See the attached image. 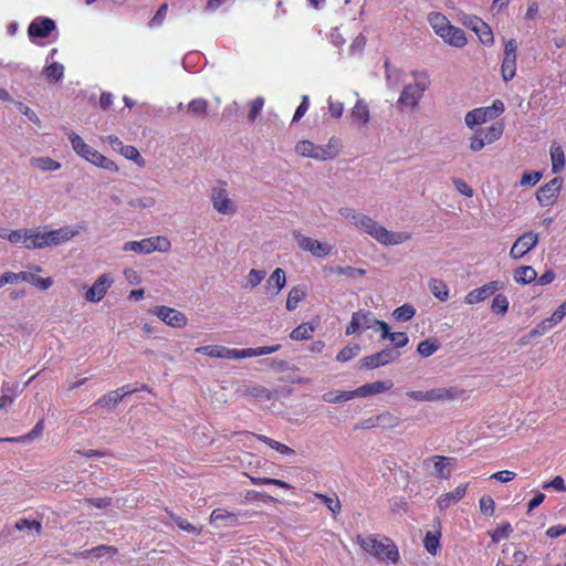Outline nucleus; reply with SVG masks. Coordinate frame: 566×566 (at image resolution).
<instances>
[{"mask_svg": "<svg viewBox=\"0 0 566 566\" xmlns=\"http://www.w3.org/2000/svg\"><path fill=\"white\" fill-rule=\"evenodd\" d=\"M43 428H44V420L41 419L35 423V426L29 433H27L24 436H20V437L0 438V442H25L28 440H32L35 437L40 436L43 431Z\"/></svg>", "mask_w": 566, "mask_h": 566, "instance_id": "obj_34", "label": "nucleus"}, {"mask_svg": "<svg viewBox=\"0 0 566 566\" xmlns=\"http://www.w3.org/2000/svg\"><path fill=\"white\" fill-rule=\"evenodd\" d=\"M21 392L22 389L19 388V384L4 382L1 387L0 409L12 403L14 398H17Z\"/></svg>", "mask_w": 566, "mask_h": 566, "instance_id": "obj_27", "label": "nucleus"}, {"mask_svg": "<svg viewBox=\"0 0 566 566\" xmlns=\"http://www.w3.org/2000/svg\"><path fill=\"white\" fill-rule=\"evenodd\" d=\"M452 182L455 189L463 196L471 198L473 197V189L468 185V182L461 178H453Z\"/></svg>", "mask_w": 566, "mask_h": 566, "instance_id": "obj_63", "label": "nucleus"}, {"mask_svg": "<svg viewBox=\"0 0 566 566\" xmlns=\"http://www.w3.org/2000/svg\"><path fill=\"white\" fill-rule=\"evenodd\" d=\"M155 314L159 319H161L164 323H166L168 326L174 328H181L185 327L188 323L187 316L172 307L168 306H157L155 308Z\"/></svg>", "mask_w": 566, "mask_h": 566, "instance_id": "obj_14", "label": "nucleus"}, {"mask_svg": "<svg viewBox=\"0 0 566 566\" xmlns=\"http://www.w3.org/2000/svg\"><path fill=\"white\" fill-rule=\"evenodd\" d=\"M440 38L451 46L463 48L468 43L465 32L455 25L447 28L444 32L440 34Z\"/></svg>", "mask_w": 566, "mask_h": 566, "instance_id": "obj_23", "label": "nucleus"}, {"mask_svg": "<svg viewBox=\"0 0 566 566\" xmlns=\"http://www.w3.org/2000/svg\"><path fill=\"white\" fill-rule=\"evenodd\" d=\"M427 461H433V467L438 473V476L440 479H449L450 478V471L446 469L447 464H452V462L454 461V459L452 458H447V457H443V455H433L429 459H427Z\"/></svg>", "mask_w": 566, "mask_h": 566, "instance_id": "obj_33", "label": "nucleus"}, {"mask_svg": "<svg viewBox=\"0 0 566 566\" xmlns=\"http://www.w3.org/2000/svg\"><path fill=\"white\" fill-rule=\"evenodd\" d=\"M502 286L503 284L500 281H491L480 287L470 291L465 295L464 302L468 305H474L480 302H483L490 296H492L496 291L502 289Z\"/></svg>", "mask_w": 566, "mask_h": 566, "instance_id": "obj_15", "label": "nucleus"}, {"mask_svg": "<svg viewBox=\"0 0 566 566\" xmlns=\"http://www.w3.org/2000/svg\"><path fill=\"white\" fill-rule=\"evenodd\" d=\"M264 106V98L259 96L255 97L250 105L248 118L250 122H254Z\"/></svg>", "mask_w": 566, "mask_h": 566, "instance_id": "obj_57", "label": "nucleus"}, {"mask_svg": "<svg viewBox=\"0 0 566 566\" xmlns=\"http://www.w3.org/2000/svg\"><path fill=\"white\" fill-rule=\"evenodd\" d=\"M124 251H133L136 253H151L149 238L140 241H128L124 244Z\"/></svg>", "mask_w": 566, "mask_h": 566, "instance_id": "obj_42", "label": "nucleus"}, {"mask_svg": "<svg viewBox=\"0 0 566 566\" xmlns=\"http://www.w3.org/2000/svg\"><path fill=\"white\" fill-rule=\"evenodd\" d=\"M504 132V125L502 123H495L486 128L484 133V140L488 144H492L501 138Z\"/></svg>", "mask_w": 566, "mask_h": 566, "instance_id": "obj_52", "label": "nucleus"}, {"mask_svg": "<svg viewBox=\"0 0 566 566\" xmlns=\"http://www.w3.org/2000/svg\"><path fill=\"white\" fill-rule=\"evenodd\" d=\"M113 280L109 274H102L86 291L85 298L88 302L97 303L104 298L108 289L112 286Z\"/></svg>", "mask_w": 566, "mask_h": 566, "instance_id": "obj_16", "label": "nucleus"}, {"mask_svg": "<svg viewBox=\"0 0 566 566\" xmlns=\"http://www.w3.org/2000/svg\"><path fill=\"white\" fill-rule=\"evenodd\" d=\"M46 228L27 229L25 249L40 250L49 247L63 244L78 234L77 229L71 227H61L55 230L46 231Z\"/></svg>", "mask_w": 566, "mask_h": 566, "instance_id": "obj_1", "label": "nucleus"}, {"mask_svg": "<svg viewBox=\"0 0 566 566\" xmlns=\"http://www.w3.org/2000/svg\"><path fill=\"white\" fill-rule=\"evenodd\" d=\"M552 171L557 174L565 167V154L560 145L553 143L551 146Z\"/></svg>", "mask_w": 566, "mask_h": 566, "instance_id": "obj_29", "label": "nucleus"}, {"mask_svg": "<svg viewBox=\"0 0 566 566\" xmlns=\"http://www.w3.org/2000/svg\"><path fill=\"white\" fill-rule=\"evenodd\" d=\"M415 314H416L415 307L409 304H403V305L397 307L392 313L395 319L398 322H407V321L411 319L415 316Z\"/></svg>", "mask_w": 566, "mask_h": 566, "instance_id": "obj_49", "label": "nucleus"}, {"mask_svg": "<svg viewBox=\"0 0 566 566\" xmlns=\"http://www.w3.org/2000/svg\"><path fill=\"white\" fill-rule=\"evenodd\" d=\"M439 348L437 339H424L418 344L417 350L422 357L433 355Z\"/></svg>", "mask_w": 566, "mask_h": 566, "instance_id": "obj_51", "label": "nucleus"}, {"mask_svg": "<svg viewBox=\"0 0 566 566\" xmlns=\"http://www.w3.org/2000/svg\"><path fill=\"white\" fill-rule=\"evenodd\" d=\"M170 517L175 521V523L177 524V526L180 530L186 531L188 533H195V534H199L200 533V530L197 528L191 523H189L187 520H185V518H182L180 516H176L174 514H170Z\"/></svg>", "mask_w": 566, "mask_h": 566, "instance_id": "obj_60", "label": "nucleus"}, {"mask_svg": "<svg viewBox=\"0 0 566 566\" xmlns=\"http://www.w3.org/2000/svg\"><path fill=\"white\" fill-rule=\"evenodd\" d=\"M14 527L18 531L31 530V531H34L36 534H40L42 531V524L39 521L29 520V518L18 520L15 522Z\"/></svg>", "mask_w": 566, "mask_h": 566, "instance_id": "obj_54", "label": "nucleus"}, {"mask_svg": "<svg viewBox=\"0 0 566 566\" xmlns=\"http://www.w3.org/2000/svg\"><path fill=\"white\" fill-rule=\"evenodd\" d=\"M209 103L206 98H193L188 104V112L193 117H205L208 114Z\"/></svg>", "mask_w": 566, "mask_h": 566, "instance_id": "obj_36", "label": "nucleus"}, {"mask_svg": "<svg viewBox=\"0 0 566 566\" xmlns=\"http://www.w3.org/2000/svg\"><path fill=\"white\" fill-rule=\"evenodd\" d=\"M513 276L517 283L525 285L534 282L537 277V273L532 266L522 265L514 271Z\"/></svg>", "mask_w": 566, "mask_h": 566, "instance_id": "obj_30", "label": "nucleus"}, {"mask_svg": "<svg viewBox=\"0 0 566 566\" xmlns=\"http://www.w3.org/2000/svg\"><path fill=\"white\" fill-rule=\"evenodd\" d=\"M339 140L332 137L324 146L315 145L311 140H301L296 144L295 150L302 157H310L317 160H328L335 158L339 153Z\"/></svg>", "mask_w": 566, "mask_h": 566, "instance_id": "obj_6", "label": "nucleus"}, {"mask_svg": "<svg viewBox=\"0 0 566 566\" xmlns=\"http://www.w3.org/2000/svg\"><path fill=\"white\" fill-rule=\"evenodd\" d=\"M18 280L31 283L32 285L36 286L42 291L50 289L53 284V280L51 277H39L35 274L28 271L19 272Z\"/></svg>", "mask_w": 566, "mask_h": 566, "instance_id": "obj_26", "label": "nucleus"}, {"mask_svg": "<svg viewBox=\"0 0 566 566\" xmlns=\"http://www.w3.org/2000/svg\"><path fill=\"white\" fill-rule=\"evenodd\" d=\"M27 229L12 230L8 235V241L12 244H23L25 247Z\"/></svg>", "mask_w": 566, "mask_h": 566, "instance_id": "obj_62", "label": "nucleus"}, {"mask_svg": "<svg viewBox=\"0 0 566 566\" xmlns=\"http://www.w3.org/2000/svg\"><path fill=\"white\" fill-rule=\"evenodd\" d=\"M334 272L338 275H347L350 277L364 276L366 274V270L353 266H337Z\"/></svg>", "mask_w": 566, "mask_h": 566, "instance_id": "obj_58", "label": "nucleus"}, {"mask_svg": "<svg viewBox=\"0 0 566 566\" xmlns=\"http://www.w3.org/2000/svg\"><path fill=\"white\" fill-rule=\"evenodd\" d=\"M253 437H255L259 441L268 444L270 448L274 449L275 451H277L281 454H284V455L294 454L293 449H291L290 447L281 443L272 438H269V437L262 436V434H253Z\"/></svg>", "mask_w": 566, "mask_h": 566, "instance_id": "obj_38", "label": "nucleus"}, {"mask_svg": "<svg viewBox=\"0 0 566 566\" xmlns=\"http://www.w3.org/2000/svg\"><path fill=\"white\" fill-rule=\"evenodd\" d=\"M387 339H390L396 348H402L409 342L408 335L403 332L390 333Z\"/></svg>", "mask_w": 566, "mask_h": 566, "instance_id": "obj_64", "label": "nucleus"}, {"mask_svg": "<svg viewBox=\"0 0 566 566\" xmlns=\"http://www.w3.org/2000/svg\"><path fill=\"white\" fill-rule=\"evenodd\" d=\"M69 139L71 142V145L74 149V151L87 160L88 163L93 164L96 167L103 168L105 170L116 172L118 170L117 165L111 160L109 158L102 155L96 149L92 148L90 145H87L81 136L75 134L74 132H71L69 134Z\"/></svg>", "mask_w": 566, "mask_h": 566, "instance_id": "obj_5", "label": "nucleus"}, {"mask_svg": "<svg viewBox=\"0 0 566 566\" xmlns=\"http://www.w3.org/2000/svg\"><path fill=\"white\" fill-rule=\"evenodd\" d=\"M298 245L304 251L311 252L314 256L322 258L331 253L332 248L310 237L296 234Z\"/></svg>", "mask_w": 566, "mask_h": 566, "instance_id": "obj_20", "label": "nucleus"}, {"mask_svg": "<svg viewBox=\"0 0 566 566\" xmlns=\"http://www.w3.org/2000/svg\"><path fill=\"white\" fill-rule=\"evenodd\" d=\"M108 143L114 149L119 148L120 154L125 158L137 163L139 166H144L145 161L136 147L130 145L124 146L117 136H108Z\"/></svg>", "mask_w": 566, "mask_h": 566, "instance_id": "obj_21", "label": "nucleus"}, {"mask_svg": "<svg viewBox=\"0 0 566 566\" xmlns=\"http://www.w3.org/2000/svg\"><path fill=\"white\" fill-rule=\"evenodd\" d=\"M315 327L311 323H302L290 333V337L293 340H307L313 337Z\"/></svg>", "mask_w": 566, "mask_h": 566, "instance_id": "obj_35", "label": "nucleus"}, {"mask_svg": "<svg viewBox=\"0 0 566 566\" xmlns=\"http://www.w3.org/2000/svg\"><path fill=\"white\" fill-rule=\"evenodd\" d=\"M354 226L360 228L373 239L384 245H398L408 241L411 235L408 232H392L379 224L368 216L354 217Z\"/></svg>", "mask_w": 566, "mask_h": 566, "instance_id": "obj_4", "label": "nucleus"}, {"mask_svg": "<svg viewBox=\"0 0 566 566\" xmlns=\"http://www.w3.org/2000/svg\"><path fill=\"white\" fill-rule=\"evenodd\" d=\"M286 276L285 272L281 268H276L268 280L269 287H275V294H279L280 291L285 286Z\"/></svg>", "mask_w": 566, "mask_h": 566, "instance_id": "obj_41", "label": "nucleus"}, {"mask_svg": "<svg viewBox=\"0 0 566 566\" xmlns=\"http://www.w3.org/2000/svg\"><path fill=\"white\" fill-rule=\"evenodd\" d=\"M563 184V178L555 177L536 191V199L541 206L548 207L553 206L559 195Z\"/></svg>", "mask_w": 566, "mask_h": 566, "instance_id": "obj_12", "label": "nucleus"}, {"mask_svg": "<svg viewBox=\"0 0 566 566\" xmlns=\"http://www.w3.org/2000/svg\"><path fill=\"white\" fill-rule=\"evenodd\" d=\"M352 117L359 124H367L369 122V108L367 104L358 99L352 109Z\"/></svg>", "mask_w": 566, "mask_h": 566, "instance_id": "obj_37", "label": "nucleus"}, {"mask_svg": "<svg viewBox=\"0 0 566 566\" xmlns=\"http://www.w3.org/2000/svg\"><path fill=\"white\" fill-rule=\"evenodd\" d=\"M429 287L431 293L439 298L440 301H447L449 297V287L448 285L439 279H431L429 281Z\"/></svg>", "mask_w": 566, "mask_h": 566, "instance_id": "obj_39", "label": "nucleus"}, {"mask_svg": "<svg viewBox=\"0 0 566 566\" xmlns=\"http://www.w3.org/2000/svg\"><path fill=\"white\" fill-rule=\"evenodd\" d=\"M360 349L358 344L348 345L338 352L336 360L339 363L349 361L360 353Z\"/></svg>", "mask_w": 566, "mask_h": 566, "instance_id": "obj_47", "label": "nucleus"}, {"mask_svg": "<svg viewBox=\"0 0 566 566\" xmlns=\"http://www.w3.org/2000/svg\"><path fill=\"white\" fill-rule=\"evenodd\" d=\"M464 398L465 391L455 386L431 389V401H450Z\"/></svg>", "mask_w": 566, "mask_h": 566, "instance_id": "obj_22", "label": "nucleus"}, {"mask_svg": "<svg viewBox=\"0 0 566 566\" xmlns=\"http://www.w3.org/2000/svg\"><path fill=\"white\" fill-rule=\"evenodd\" d=\"M400 420L389 411L376 416V424L380 428H395L399 426Z\"/></svg>", "mask_w": 566, "mask_h": 566, "instance_id": "obj_45", "label": "nucleus"}, {"mask_svg": "<svg viewBox=\"0 0 566 566\" xmlns=\"http://www.w3.org/2000/svg\"><path fill=\"white\" fill-rule=\"evenodd\" d=\"M55 27V22L51 18L38 17L29 24L28 34L30 39H43L49 36Z\"/></svg>", "mask_w": 566, "mask_h": 566, "instance_id": "obj_18", "label": "nucleus"}, {"mask_svg": "<svg viewBox=\"0 0 566 566\" xmlns=\"http://www.w3.org/2000/svg\"><path fill=\"white\" fill-rule=\"evenodd\" d=\"M167 12H168V4L167 3H163L158 10L156 11L155 15L151 18V20L149 21V27L150 28H154V27H159L163 24L166 15H167Z\"/></svg>", "mask_w": 566, "mask_h": 566, "instance_id": "obj_59", "label": "nucleus"}, {"mask_svg": "<svg viewBox=\"0 0 566 566\" xmlns=\"http://www.w3.org/2000/svg\"><path fill=\"white\" fill-rule=\"evenodd\" d=\"M306 289L297 285L290 290L286 298V310L293 311L297 307L298 303L306 297Z\"/></svg>", "mask_w": 566, "mask_h": 566, "instance_id": "obj_31", "label": "nucleus"}, {"mask_svg": "<svg viewBox=\"0 0 566 566\" xmlns=\"http://www.w3.org/2000/svg\"><path fill=\"white\" fill-rule=\"evenodd\" d=\"M510 302L504 294H496L491 303V310L496 313L504 315L509 310Z\"/></svg>", "mask_w": 566, "mask_h": 566, "instance_id": "obj_50", "label": "nucleus"}, {"mask_svg": "<svg viewBox=\"0 0 566 566\" xmlns=\"http://www.w3.org/2000/svg\"><path fill=\"white\" fill-rule=\"evenodd\" d=\"M357 543L361 549L380 563L397 564L400 555L397 545L388 537L379 535H358Z\"/></svg>", "mask_w": 566, "mask_h": 566, "instance_id": "obj_2", "label": "nucleus"}, {"mask_svg": "<svg viewBox=\"0 0 566 566\" xmlns=\"http://www.w3.org/2000/svg\"><path fill=\"white\" fill-rule=\"evenodd\" d=\"M103 552L112 553L113 555L117 554L118 549L115 546L109 545H99L96 547H93L91 549H86L81 553L82 556L88 557L90 555H95L96 557L102 556Z\"/></svg>", "mask_w": 566, "mask_h": 566, "instance_id": "obj_56", "label": "nucleus"}, {"mask_svg": "<svg viewBox=\"0 0 566 566\" xmlns=\"http://www.w3.org/2000/svg\"><path fill=\"white\" fill-rule=\"evenodd\" d=\"M64 66L57 62L49 64L44 69V75L49 81L56 83L63 77Z\"/></svg>", "mask_w": 566, "mask_h": 566, "instance_id": "obj_46", "label": "nucleus"}, {"mask_svg": "<svg viewBox=\"0 0 566 566\" xmlns=\"http://www.w3.org/2000/svg\"><path fill=\"white\" fill-rule=\"evenodd\" d=\"M150 240V248L151 252L159 251V252H166L170 249V241L166 237H151Z\"/></svg>", "mask_w": 566, "mask_h": 566, "instance_id": "obj_55", "label": "nucleus"}, {"mask_svg": "<svg viewBox=\"0 0 566 566\" xmlns=\"http://www.w3.org/2000/svg\"><path fill=\"white\" fill-rule=\"evenodd\" d=\"M468 489V483L458 485L453 491L440 495L437 500V504L440 510H447L451 504L460 502Z\"/></svg>", "mask_w": 566, "mask_h": 566, "instance_id": "obj_24", "label": "nucleus"}, {"mask_svg": "<svg viewBox=\"0 0 566 566\" xmlns=\"http://www.w3.org/2000/svg\"><path fill=\"white\" fill-rule=\"evenodd\" d=\"M400 354L394 349L386 348L369 356H365L359 360V367L366 369H375L399 358Z\"/></svg>", "mask_w": 566, "mask_h": 566, "instance_id": "obj_11", "label": "nucleus"}, {"mask_svg": "<svg viewBox=\"0 0 566 566\" xmlns=\"http://www.w3.org/2000/svg\"><path fill=\"white\" fill-rule=\"evenodd\" d=\"M411 74L416 78V82L403 87L398 98V103L402 106L413 108L422 98L430 81L426 72L413 71Z\"/></svg>", "mask_w": 566, "mask_h": 566, "instance_id": "obj_7", "label": "nucleus"}, {"mask_svg": "<svg viewBox=\"0 0 566 566\" xmlns=\"http://www.w3.org/2000/svg\"><path fill=\"white\" fill-rule=\"evenodd\" d=\"M428 22L433 29L434 33L440 36L442 32L447 28H450L452 24L448 20V18L441 12H431L428 14Z\"/></svg>", "mask_w": 566, "mask_h": 566, "instance_id": "obj_28", "label": "nucleus"}, {"mask_svg": "<svg viewBox=\"0 0 566 566\" xmlns=\"http://www.w3.org/2000/svg\"><path fill=\"white\" fill-rule=\"evenodd\" d=\"M475 23L478 24L475 34L484 45H492L494 43V36L492 29L484 21L475 17Z\"/></svg>", "mask_w": 566, "mask_h": 566, "instance_id": "obj_32", "label": "nucleus"}, {"mask_svg": "<svg viewBox=\"0 0 566 566\" xmlns=\"http://www.w3.org/2000/svg\"><path fill=\"white\" fill-rule=\"evenodd\" d=\"M237 515L231 513L224 509H216L212 511L210 515V521L212 523H217L219 521H224L228 525H233L237 522Z\"/></svg>", "mask_w": 566, "mask_h": 566, "instance_id": "obj_44", "label": "nucleus"}, {"mask_svg": "<svg viewBox=\"0 0 566 566\" xmlns=\"http://www.w3.org/2000/svg\"><path fill=\"white\" fill-rule=\"evenodd\" d=\"M480 511L485 516H493L495 513V502L489 494H484L479 501Z\"/></svg>", "mask_w": 566, "mask_h": 566, "instance_id": "obj_53", "label": "nucleus"}, {"mask_svg": "<svg viewBox=\"0 0 566 566\" xmlns=\"http://www.w3.org/2000/svg\"><path fill=\"white\" fill-rule=\"evenodd\" d=\"M440 532H428L424 536L423 544L428 553L436 556L440 546Z\"/></svg>", "mask_w": 566, "mask_h": 566, "instance_id": "obj_43", "label": "nucleus"}, {"mask_svg": "<svg viewBox=\"0 0 566 566\" xmlns=\"http://www.w3.org/2000/svg\"><path fill=\"white\" fill-rule=\"evenodd\" d=\"M538 242L537 233L533 231L524 232L522 235L517 238V240L513 243L510 255L512 259H521L526 253H528Z\"/></svg>", "mask_w": 566, "mask_h": 566, "instance_id": "obj_13", "label": "nucleus"}, {"mask_svg": "<svg viewBox=\"0 0 566 566\" xmlns=\"http://www.w3.org/2000/svg\"><path fill=\"white\" fill-rule=\"evenodd\" d=\"M213 208L222 214H231L235 211V206L228 197L224 188H213L211 193Z\"/></svg>", "mask_w": 566, "mask_h": 566, "instance_id": "obj_19", "label": "nucleus"}, {"mask_svg": "<svg viewBox=\"0 0 566 566\" xmlns=\"http://www.w3.org/2000/svg\"><path fill=\"white\" fill-rule=\"evenodd\" d=\"M542 179V172L539 171H530L524 172L520 184L521 186H535Z\"/></svg>", "mask_w": 566, "mask_h": 566, "instance_id": "obj_61", "label": "nucleus"}, {"mask_svg": "<svg viewBox=\"0 0 566 566\" xmlns=\"http://www.w3.org/2000/svg\"><path fill=\"white\" fill-rule=\"evenodd\" d=\"M138 391V389H129L128 386H124L116 390H112L95 401V406L113 410L125 396L132 395Z\"/></svg>", "mask_w": 566, "mask_h": 566, "instance_id": "obj_17", "label": "nucleus"}, {"mask_svg": "<svg viewBox=\"0 0 566 566\" xmlns=\"http://www.w3.org/2000/svg\"><path fill=\"white\" fill-rule=\"evenodd\" d=\"M251 483L254 485H276L284 490H291L292 485L283 480L273 479V478H260L248 475Z\"/></svg>", "mask_w": 566, "mask_h": 566, "instance_id": "obj_40", "label": "nucleus"}, {"mask_svg": "<svg viewBox=\"0 0 566 566\" xmlns=\"http://www.w3.org/2000/svg\"><path fill=\"white\" fill-rule=\"evenodd\" d=\"M394 387L391 380L374 381L358 387L359 397H368L390 390Z\"/></svg>", "mask_w": 566, "mask_h": 566, "instance_id": "obj_25", "label": "nucleus"}, {"mask_svg": "<svg viewBox=\"0 0 566 566\" xmlns=\"http://www.w3.org/2000/svg\"><path fill=\"white\" fill-rule=\"evenodd\" d=\"M517 42L510 39L504 42V57L501 64V76L504 82H510L516 74Z\"/></svg>", "mask_w": 566, "mask_h": 566, "instance_id": "obj_9", "label": "nucleus"}, {"mask_svg": "<svg viewBox=\"0 0 566 566\" xmlns=\"http://www.w3.org/2000/svg\"><path fill=\"white\" fill-rule=\"evenodd\" d=\"M504 109V103L501 99H495L491 106L479 107L468 112L464 117L465 125L472 129L478 125L499 117Z\"/></svg>", "mask_w": 566, "mask_h": 566, "instance_id": "obj_8", "label": "nucleus"}, {"mask_svg": "<svg viewBox=\"0 0 566 566\" xmlns=\"http://www.w3.org/2000/svg\"><path fill=\"white\" fill-rule=\"evenodd\" d=\"M377 318L370 311H358L353 313L349 324L346 326L345 334L347 336L355 333H361L367 329L374 328Z\"/></svg>", "mask_w": 566, "mask_h": 566, "instance_id": "obj_10", "label": "nucleus"}, {"mask_svg": "<svg viewBox=\"0 0 566 566\" xmlns=\"http://www.w3.org/2000/svg\"><path fill=\"white\" fill-rule=\"evenodd\" d=\"M315 496L319 499L333 514H338L342 510V504L336 494L328 496L321 493H315Z\"/></svg>", "mask_w": 566, "mask_h": 566, "instance_id": "obj_48", "label": "nucleus"}, {"mask_svg": "<svg viewBox=\"0 0 566 566\" xmlns=\"http://www.w3.org/2000/svg\"><path fill=\"white\" fill-rule=\"evenodd\" d=\"M281 349V345H272V346H261L256 348H228L221 345H206L200 346L195 349L196 353L203 354L213 358H224V359H242L250 357H258L263 355H269L275 353Z\"/></svg>", "mask_w": 566, "mask_h": 566, "instance_id": "obj_3", "label": "nucleus"}]
</instances>
